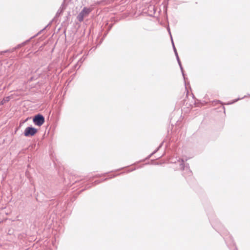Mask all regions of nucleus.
<instances>
[{
  "mask_svg": "<svg viewBox=\"0 0 250 250\" xmlns=\"http://www.w3.org/2000/svg\"><path fill=\"white\" fill-rule=\"evenodd\" d=\"M91 11V9L90 8L87 7H84L83 10L78 15L77 19L80 21H83L84 18L87 17L89 15Z\"/></svg>",
  "mask_w": 250,
  "mask_h": 250,
  "instance_id": "f257e3e1",
  "label": "nucleus"
},
{
  "mask_svg": "<svg viewBox=\"0 0 250 250\" xmlns=\"http://www.w3.org/2000/svg\"><path fill=\"white\" fill-rule=\"evenodd\" d=\"M37 132V129L32 127H26L24 132V135L25 136L29 137L34 135Z\"/></svg>",
  "mask_w": 250,
  "mask_h": 250,
  "instance_id": "f03ea898",
  "label": "nucleus"
},
{
  "mask_svg": "<svg viewBox=\"0 0 250 250\" xmlns=\"http://www.w3.org/2000/svg\"><path fill=\"white\" fill-rule=\"evenodd\" d=\"M33 122L36 125L41 126L44 123V118L42 115L38 114L34 118Z\"/></svg>",
  "mask_w": 250,
  "mask_h": 250,
  "instance_id": "7ed1b4c3",
  "label": "nucleus"
},
{
  "mask_svg": "<svg viewBox=\"0 0 250 250\" xmlns=\"http://www.w3.org/2000/svg\"><path fill=\"white\" fill-rule=\"evenodd\" d=\"M176 59H177V60L178 61V63H179V66L180 67L182 73H183V67L182 66V64H181V62L180 61V59H179V58L178 56L176 57ZM183 75H184V73H183Z\"/></svg>",
  "mask_w": 250,
  "mask_h": 250,
  "instance_id": "20e7f679",
  "label": "nucleus"
},
{
  "mask_svg": "<svg viewBox=\"0 0 250 250\" xmlns=\"http://www.w3.org/2000/svg\"><path fill=\"white\" fill-rule=\"evenodd\" d=\"M176 59H177V60L178 61V63H179V66L180 67L182 73H183V67L182 66V64H181V62L180 61V59H179V58L178 56L176 57ZM183 75H184V73H183Z\"/></svg>",
  "mask_w": 250,
  "mask_h": 250,
  "instance_id": "39448f33",
  "label": "nucleus"
},
{
  "mask_svg": "<svg viewBox=\"0 0 250 250\" xmlns=\"http://www.w3.org/2000/svg\"><path fill=\"white\" fill-rule=\"evenodd\" d=\"M171 40H172V45H173V50H174V53L177 52V50L176 49V48H175V47L174 46V44L173 42L172 41V39H171Z\"/></svg>",
  "mask_w": 250,
  "mask_h": 250,
  "instance_id": "423d86ee",
  "label": "nucleus"
},
{
  "mask_svg": "<svg viewBox=\"0 0 250 250\" xmlns=\"http://www.w3.org/2000/svg\"><path fill=\"white\" fill-rule=\"evenodd\" d=\"M183 163H184V160L182 159L181 163L180 164V167H181V168H183V169H184V166H183Z\"/></svg>",
  "mask_w": 250,
  "mask_h": 250,
  "instance_id": "0eeeda50",
  "label": "nucleus"
},
{
  "mask_svg": "<svg viewBox=\"0 0 250 250\" xmlns=\"http://www.w3.org/2000/svg\"><path fill=\"white\" fill-rule=\"evenodd\" d=\"M185 170L187 171L188 174H190L191 173V171L189 169L188 167H186Z\"/></svg>",
  "mask_w": 250,
  "mask_h": 250,
  "instance_id": "6e6552de",
  "label": "nucleus"
},
{
  "mask_svg": "<svg viewBox=\"0 0 250 250\" xmlns=\"http://www.w3.org/2000/svg\"><path fill=\"white\" fill-rule=\"evenodd\" d=\"M9 98L8 97H6L5 99H5V101L6 102L8 101H9Z\"/></svg>",
  "mask_w": 250,
  "mask_h": 250,
  "instance_id": "1a4fd4ad",
  "label": "nucleus"
},
{
  "mask_svg": "<svg viewBox=\"0 0 250 250\" xmlns=\"http://www.w3.org/2000/svg\"><path fill=\"white\" fill-rule=\"evenodd\" d=\"M6 102V101H5V99H3L2 101H1V104H3L4 103H5Z\"/></svg>",
  "mask_w": 250,
  "mask_h": 250,
  "instance_id": "9d476101",
  "label": "nucleus"
},
{
  "mask_svg": "<svg viewBox=\"0 0 250 250\" xmlns=\"http://www.w3.org/2000/svg\"><path fill=\"white\" fill-rule=\"evenodd\" d=\"M175 54L176 57L178 56L177 52L175 53Z\"/></svg>",
  "mask_w": 250,
  "mask_h": 250,
  "instance_id": "9b49d317",
  "label": "nucleus"
}]
</instances>
